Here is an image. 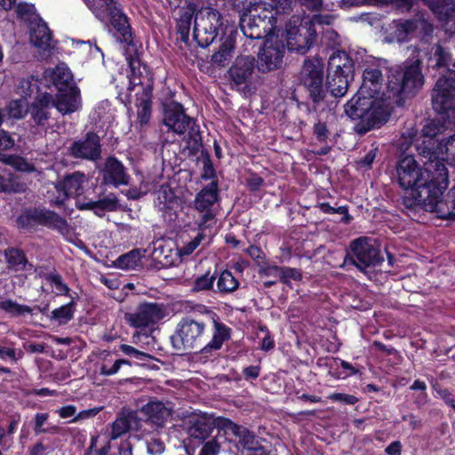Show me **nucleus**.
<instances>
[{
  "label": "nucleus",
  "mask_w": 455,
  "mask_h": 455,
  "mask_svg": "<svg viewBox=\"0 0 455 455\" xmlns=\"http://www.w3.org/2000/svg\"><path fill=\"white\" fill-rule=\"evenodd\" d=\"M148 430L151 432L149 429ZM144 438L146 439L148 452L151 455H160L164 451V443L159 437L151 436L148 433Z\"/></svg>",
  "instance_id": "nucleus-53"
},
{
  "label": "nucleus",
  "mask_w": 455,
  "mask_h": 455,
  "mask_svg": "<svg viewBox=\"0 0 455 455\" xmlns=\"http://www.w3.org/2000/svg\"><path fill=\"white\" fill-rule=\"evenodd\" d=\"M0 311L12 317H19L25 315H31L33 309L28 305L19 304L12 299H4L0 296Z\"/></svg>",
  "instance_id": "nucleus-36"
},
{
  "label": "nucleus",
  "mask_w": 455,
  "mask_h": 455,
  "mask_svg": "<svg viewBox=\"0 0 455 455\" xmlns=\"http://www.w3.org/2000/svg\"><path fill=\"white\" fill-rule=\"evenodd\" d=\"M417 20H407L396 25L395 36L398 41H406L417 33Z\"/></svg>",
  "instance_id": "nucleus-46"
},
{
  "label": "nucleus",
  "mask_w": 455,
  "mask_h": 455,
  "mask_svg": "<svg viewBox=\"0 0 455 455\" xmlns=\"http://www.w3.org/2000/svg\"><path fill=\"white\" fill-rule=\"evenodd\" d=\"M101 1L103 2L104 10L100 9L104 12V16L100 20L105 19V12H107L112 27L116 30L121 39L125 43H131L132 39V28L121 4L115 0Z\"/></svg>",
  "instance_id": "nucleus-16"
},
{
  "label": "nucleus",
  "mask_w": 455,
  "mask_h": 455,
  "mask_svg": "<svg viewBox=\"0 0 455 455\" xmlns=\"http://www.w3.org/2000/svg\"><path fill=\"white\" fill-rule=\"evenodd\" d=\"M28 187L19 177L13 175L0 176V192L6 194L24 193Z\"/></svg>",
  "instance_id": "nucleus-38"
},
{
  "label": "nucleus",
  "mask_w": 455,
  "mask_h": 455,
  "mask_svg": "<svg viewBox=\"0 0 455 455\" xmlns=\"http://www.w3.org/2000/svg\"><path fill=\"white\" fill-rule=\"evenodd\" d=\"M37 225L46 227L50 229L56 230L62 235H68L71 228L67 220L57 212L45 209L37 208Z\"/></svg>",
  "instance_id": "nucleus-26"
},
{
  "label": "nucleus",
  "mask_w": 455,
  "mask_h": 455,
  "mask_svg": "<svg viewBox=\"0 0 455 455\" xmlns=\"http://www.w3.org/2000/svg\"><path fill=\"white\" fill-rule=\"evenodd\" d=\"M76 303L75 298L71 297V300L68 304L56 308L52 312L51 318L57 321L59 324L68 323L74 316Z\"/></svg>",
  "instance_id": "nucleus-43"
},
{
  "label": "nucleus",
  "mask_w": 455,
  "mask_h": 455,
  "mask_svg": "<svg viewBox=\"0 0 455 455\" xmlns=\"http://www.w3.org/2000/svg\"><path fill=\"white\" fill-rule=\"evenodd\" d=\"M222 26V16L212 7H197L194 19V39L197 44L205 48L217 37Z\"/></svg>",
  "instance_id": "nucleus-7"
},
{
  "label": "nucleus",
  "mask_w": 455,
  "mask_h": 455,
  "mask_svg": "<svg viewBox=\"0 0 455 455\" xmlns=\"http://www.w3.org/2000/svg\"><path fill=\"white\" fill-rule=\"evenodd\" d=\"M445 33L455 36V4L439 20Z\"/></svg>",
  "instance_id": "nucleus-51"
},
{
  "label": "nucleus",
  "mask_w": 455,
  "mask_h": 455,
  "mask_svg": "<svg viewBox=\"0 0 455 455\" xmlns=\"http://www.w3.org/2000/svg\"><path fill=\"white\" fill-rule=\"evenodd\" d=\"M303 19L311 25V28L323 27V25H331L333 21V16L330 14H314L312 17L306 16Z\"/></svg>",
  "instance_id": "nucleus-59"
},
{
  "label": "nucleus",
  "mask_w": 455,
  "mask_h": 455,
  "mask_svg": "<svg viewBox=\"0 0 455 455\" xmlns=\"http://www.w3.org/2000/svg\"><path fill=\"white\" fill-rule=\"evenodd\" d=\"M198 4L189 2L186 6L179 10V18L176 20V29L179 35L178 40L188 44L189 41L190 28L192 20L195 19Z\"/></svg>",
  "instance_id": "nucleus-27"
},
{
  "label": "nucleus",
  "mask_w": 455,
  "mask_h": 455,
  "mask_svg": "<svg viewBox=\"0 0 455 455\" xmlns=\"http://www.w3.org/2000/svg\"><path fill=\"white\" fill-rule=\"evenodd\" d=\"M36 215L37 208L27 210L17 218V223L22 228H30L37 224Z\"/></svg>",
  "instance_id": "nucleus-55"
},
{
  "label": "nucleus",
  "mask_w": 455,
  "mask_h": 455,
  "mask_svg": "<svg viewBox=\"0 0 455 455\" xmlns=\"http://www.w3.org/2000/svg\"><path fill=\"white\" fill-rule=\"evenodd\" d=\"M92 206L98 207L100 212H113L117 209L118 200L114 196H108L102 199L93 202Z\"/></svg>",
  "instance_id": "nucleus-57"
},
{
  "label": "nucleus",
  "mask_w": 455,
  "mask_h": 455,
  "mask_svg": "<svg viewBox=\"0 0 455 455\" xmlns=\"http://www.w3.org/2000/svg\"><path fill=\"white\" fill-rule=\"evenodd\" d=\"M313 134L320 143H327V140L331 135L330 130L325 123L318 121L314 124Z\"/></svg>",
  "instance_id": "nucleus-61"
},
{
  "label": "nucleus",
  "mask_w": 455,
  "mask_h": 455,
  "mask_svg": "<svg viewBox=\"0 0 455 455\" xmlns=\"http://www.w3.org/2000/svg\"><path fill=\"white\" fill-rule=\"evenodd\" d=\"M130 431H134L138 439H144L149 433L148 428L143 427L142 419L138 416V411L123 408L111 424L109 439L116 440Z\"/></svg>",
  "instance_id": "nucleus-13"
},
{
  "label": "nucleus",
  "mask_w": 455,
  "mask_h": 455,
  "mask_svg": "<svg viewBox=\"0 0 455 455\" xmlns=\"http://www.w3.org/2000/svg\"><path fill=\"white\" fill-rule=\"evenodd\" d=\"M25 100H15L10 101L7 106L8 115L16 119H20L23 117L25 112Z\"/></svg>",
  "instance_id": "nucleus-58"
},
{
  "label": "nucleus",
  "mask_w": 455,
  "mask_h": 455,
  "mask_svg": "<svg viewBox=\"0 0 455 455\" xmlns=\"http://www.w3.org/2000/svg\"><path fill=\"white\" fill-rule=\"evenodd\" d=\"M435 13L438 20L455 4V0H422Z\"/></svg>",
  "instance_id": "nucleus-47"
},
{
  "label": "nucleus",
  "mask_w": 455,
  "mask_h": 455,
  "mask_svg": "<svg viewBox=\"0 0 455 455\" xmlns=\"http://www.w3.org/2000/svg\"><path fill=\"white\" fill-rule=\"evenodd\" d=\"M164 124L177 134H184L188 131L189 139L194 141V148L201 146V136L196 122L186 115L181 104L172 101L164 105Z\"/></svg>",
  "instance_id": "nucleus-11"
},
{
  "label": "nucleus",
  "mask_w": 455,
  "mask_h": 455,
  "mask_svg": "<svg viewBox=\"0 0 455 455\" xmlns=\"http://www.w3.org/2000/svg\"><path fill=\"white\" fill-rule=\"evenodd\" d=\"M45 280L52 285H54L57 291V295L69 296L70 289L63 282L62 276L57 271H52L45 275Z\"/></svg>",
  "instance_id": "nucleus-49"
},
{
  "label": "nucleus",
  "mask_w": 455,
  "mask_h": 455,
  "mask_svg": "<svg viewBox=\"0 0 455 455\" xmlns=\"http://www.w3.org/2000/svg\"><path fill=\"white\" fill-rule=\"evenodd\" d=\"M212 339H207V323L203 318L183 317L177 325L175 334L171 337L172 346L178 350L200 349L202 354H212L220 350L231 339L232 330L213 314Z\"/></svg>",
  "instance_id": "nucleus-3"
},
{
  "label": "nucleus",
  "mask_w": 455,
  "mask_h": 455,
  "mask_svg": "<svg viewBox=\"0 0 455 455\" xmlns=\"http://www.w3.org/2000/svg\"><path fill=\"white\" fill-rule=\"evenodd\" d=\"M383 261L379 248L372 240L362 236L353 240L347 251L342 266L353 265L361 272L367 274L368 268L374 267Z\"/></svg>",
  "instance_id": "nucleus-5"
},
{
  "label": "nucleus",
  "mask_w": 455,
  "mask_h": 455,
  "mask_svg": "<svg viewBox=\"0 0 455 455\" xmlns=\"http://www.w3.org/2000/svg\"><path fill=\"white\" fill-rule=\"evenodd\" d=\"M68 151L74 158L95 162L101 157L100 136L93 132H88L84 138L75 140Z\"/></svg>",
  "instance_id": "nucleus-15"
},
{
  "label": "nucleus",
  "mask_w": 455,
  "mask_h": 455,
  "mask_svg": "<svg viewBox=\"0 0 455 455\" xmlns=\"http://www.w3.org/2000/svg\"><path fill=\"white\" fill-rule=\"evenodd\" d=\"M137 96L136 107L138 108L137 117L141 125L148 124L152 109V84L149 83L143 87V92H135Z\"/></svg>",
  "instance_id": "nucleus-30"
},
{
  "label": "nucleus",
  "mask_w": 455,
  "mask_h": 455,
  "mask_svg": "<svg viewBox=\"0 0 455 455\" xmlns=\"http://www.w3.org/2000/svg\"><path fill=\"white\" fill-rule=\"evenodd\" d=\"M0 161H2L3 163H4L6 164L12 166L14 169H16L19 172H28V173L36 172L35 165L22 156H5V155L0 154Z\"/></svg>",
  "instance_id": "nucleus-42"
},
{
  "label": "nucleus",
  "mask_w": 455,
  "mask_h": 455,
  "mask_svg": "<svg viewBox=\"0 0 455 455\" xmlns=\"http://www.w3.org/2000/svg\"><path fill=\"white\" fill-rule=\"evenodd\" d=\"M84 181V174L76 172L65 176L62 180L55 184V188L59 193L54 204L60 206L70 196H78L82 193V184Z\"/></svg>",
  "instance_id": "nucleus-20"
},
{
  "label": "nucleus",
  "mask_w": 455,
  "mask_h": 455,
  "mask_svg": "<svg viewBox=\"0 0 455 455\" xmlns=\"http://www.w3.org/2000/svg\"><path fill=\"white\" fill-rule=\"evenodd\" d=\"M201 160L203 164L202 179L210 180L215 177V169L211 159V156L207 151L201 152Z\"/></svg>",
  "instance_id": "nucleus-56"
},
{
  "label": "nucleus",
  "mask_w": 455,
  "mask_h": 455,
  "mask_svg": "<svg viewBox=\"0 0 455 455\" xmlns=\"http://www.w3.org/2000/svg\"><path fill=\"white\" fill-rule=\"evenodd\" d=\"M52 96L44 92L37 95L30 104L28 112L35 124L45 128L50 119V108L52 106Z\"/></svg>",
  "instance_id": "nucleus-25"
},
{
  "label": "nucleus",
  "mask_w": 455,
  "mask_h": 455,
  "mask_svg": "<svg viewBox=\"0 0 455 455\" xmlns=\"http://www.w3.org/2000/svg\"><path fill=\"white\" fill-rule=\"evenodd\" d=\"M234 49L235 40L231 36H228L221 44L218 52L212 54V61L219 66H225L226 61L231 58Z\"/></svg>",
  "instance_id": "nucleus-40"
},
{
  "label": "nucleus",
  "mask_w": 455,
  "mask_h": 455,
  "mask_svg": "<svg viewBox=\"0 0 455 455\" xmlns=\"http://www.w3.org/2000/svg\"><path fill=\"white\" fill-rule=\"evenodd\" d=\"M214 419L215 427L229 431L235 435H236L237 431L240 430L241 426L233 422L229 419L223 418V417H218Z\"/></svg>",
  "instance_id": "nucleus-62"
},
{
  "label": "nucleus",
  "mask_w": 455,
  "mask_h": 455,
  "mask_svg": "<svg viewBox=\"0 0 455 455\" xmlns=\"http://www.w3.org/2000/svg\"><path fill=\"white\" fill-rule=\"evenodd\" d=\"M239 287L238 280L229 270L222 271L217 280V290L222 294L231 293Z\"/></svg>",
  "instance_id": "nucleus-39"
},
{
  "label": "nucleus",
  "mask_w": 455,
  "mask_h": 455,
  "mask_svg": "<svg viewBox=\"0 0 455 455\" xmlns=\"http://www.w3.org/2000/svg\"><path fill=\"white\" fill-rule=\"evenodd\" d=\"M421 63L417 59L390 68L385 89L379 68L368 67L363 70L361 87L345 105L347 116L357 121L354 127L357 134L379 128L388 121L394 106L403 107L419 93L425 83Z\"/></svg>",
  "instance_id": "nucleus-1"
},
{
  "label": "nucleus",
  "mask_w": 455,
  "mask_h": 455,
  "mask_svg": "<svg viewBox=\"0 0 455 455\" xmlns=\"http://www.w3.org/2000/svg\"><path fill=\"white\" fill-rule=\"evenodd\" d=\"M284 55V45L278 41L265 43L259 52L257 68L261 73L276 70L282 67Z\"/></svg>",
  "instance_id": "nucleus-18"
},
{
  "label": "nucleus",
  "mask_w": 455,
  "mask_h": 455,
  "mask_svg": "<svg viewBox=\"0 0 455 455\" xmlns=\"http://www.w3.org/2000/svg\"><path fill=\"white\" fill-rule=\"evenodd\" d=\"M417 33L416 36H419L423 40L427 41L431 37L434 27L425 19H417Z\"/></svg>",
  "instance_id": "nucleus-60"
},
{
  "label": "nucleus",
  "mask_w": 455,
  "mask_h": 455,
  "mask_svg": "<svg viewBox=\"0 0 455 455\" xmlns=\"http://www.w3.org/2000/svg\"><path fill=\"white\" fill-rule=\"evenodd\" d=\"M52 106L62 115L77 111L81 106L80 91L77 86L68 87L58 91L55 99L52 98Z\"/></svg>",
  "instance_id": "nucleus-22"
},
{
  "label": "nucleus",
  "mask_w": 455,
  "mask_h": 455,
  "mask_svg": "<svg viewBox=\"0 0 455 455\" xmlns=\"http://www.w3.org/2000/svg\"><path fill=\"white\" fill-rule=\"evenodd\" d=\"M199 212V216L196 220V223L199 228V231L204 233V231L208 228H212L216 224V213L213 209L197 211Z\"/></svg>",
  "instance_id": "nucleus-48"
},
{
  "label": "nucleus",
  "mask_w": 455,
  "mask_h": 455,
  "mask_svg": "<svg viewBox=\"0 0 455 455\" xmlns=\"http://www.w3.org/2000/svg\"><path fill=\"white\" fill-rule=\"evenodd\" d=\"M141 261V255L138 249L119 256L114 262L115 266L123 270L134 269Z\"/></svg>",
  "instance_id": "nucleus-41"
},
{
  "label": "nucleus",
  "mask_w": 455,
  "mask_h": 455,
  "mask_svg": "<svg viewBox=\"0 0 455 455\" xmlns=\"http://www.w3.org/2000/svg\"><path fill=\"white\" fill-rule=\"evenodd\" d=\"M255 68L254 57L249 55L237 57L228 69L231 88L245 97L251 95L253 92L251 84Z\"/></svg>",
  "instance_id": "nucleus-12"
},
{
  "label": "nucleus",
  "mask_w": 455,
  "mask_h": 455,
  "mask_svg": "<svg viewBox=\"0 0 455 455\" xmlns=\"http://www.w3.org/2000/svg\"><path fill=\"white\" fill-rule=\"evenodd\" d=\"M259 275L260 276H272L275 278H279L283 283H288L291 280H300L302 278V275L299 269L289 267H278L275 265H267L260 267L259 269ZM277 282V279L269 280L264 282L263 285L266 288H269L275 285Z\"/></svg>",
  "instance_id": "nucleus-24"
},
{
  "label": "nucleus",
  "mask_w": 455,
  "mask_h": 455,
  "mask_svg": "<svg viewBox=\"0 0 455 455\" xmlns=\"http://www.w3.org/2000/svg\"><path fill=\"white\" fill-rule=\"evenodd\" d=\"M4 258L9 270L14 272L25 271L33 268L25 252L19 248L8 247L4 250Z\"/></svg>",
  "instance_id": "nucleus-32"
},
{
  "label": "nucleus",
  "mask_w": 455,
  "mask_h": 455,
  "mask_svg": "<svg viewBox=\"0 0 455 455\" xmlns=\"http://www.w3.org/2000/svg\"><path fill=\"white\" fill-rule=\"evenodd\" d=\"M101 172L103 183L106 185H113L117 188L129 184L130 176L126 168L114 156H109L106 159Z\"/></svg>",
  "instance_id": "nucleus-21"
},
{
  "label": "nucleus",
  "mask_w": 455,
  "mask_h": 455,
  "mask_svg": "<svg viewBox=\"0 0 455 455\" xmlns=\"http://www.w3.org/2000/svg\"><path fill=\"white\" fill-rule=\"evenodd\" d=\"M433 108L455 123V70L449 69L436 82L432 93Z\"/></svg>",
  "instance_id": "nucleus-6"
},
{
  "label": "nucleus",
  "mask_w": 455,
  "mask_h": 455,
  "mask_svg": "<svg viewBox=\"0 0 455 455\" xmlns=\"http://www.w3.org/2000/svg\"><path fill=\"white\" fill-rule=\"evenodd\" d=\"M178 201L179 198L170 186L162 185L156 192L155 204L159 211L166 212L167 210L173 209V207L178 204Z\"/></svg>",
  "instance_id": "nucleus-35"
},
{
  "label": "nucleus",
  "mask_w": 455,
  "mask_h": 455,
  "mask_svg": "<svg viewBox=\"0 0 455 455\" xmlns=\"http://www.w3.org/2000/svg\"><path fill=\"white\" fill-rule=\"evenodd\" d=\"M52 83L58 91L68 87L76 86L73 81V75L69 68L64 66H57L52 71Z\"/></svg>",
  "instance_id": "nucleus-37"
},
{
  "label": "nucleus",
  "mask_w": 455,
  "mask_h": 455,
  "mask_svg": "<svg viewBox=\"0 0 455 455\" xmlns=\"http://www.w3.org/2000/svg\"><path fill=\"white\" fill-rule=\"evenodd\" d=\"M28 27L30 42L36 48L42 51L53 48L52 33L47 24L41 18Z\"/></svg>",
  "instance_id": "nucleus-28"
},
{
  "label": "nucleus",
  "mask_w": 455,
  "mask_h": 455,
  "mask_svg": "<svg viewBox=\"0 0 455 455\" xmlns=\"http://www.w3.org/2000/svg\"><path fill=\"white\" fill-rule=\"evenodd\" d=\"M137 411L145 417V420H142L143 427L150 426L153 432L162 429L172 416V410L158 400H151Z\"/></svg>",
  "instance_id": "nucleus-17"
},
{
  "label": "nucleus",
  "mask_w": 455,
  "mask_h": 455,
  "mask_svg": "<svg viewBox=\"0 0 455 455\" xmlns=\"http://www.w3.org/2000/svg\"><path fill=\"white\" fill-rule=\"evenodd\" d=\"M354 74H328L326 89L330 90L334 97H342L346 94Z\"/></svg>",
  "instance_id": "nucleus-34"
},
{
  "label": "nucleus",
  "mask_w": 455,
  "mask_h": 455,
  "mask_svg": "<svg viewBox=\"0 0 455 455\" xmlns=\"http://www.w3.org/2000/svg\"><path fill=\"white\" fill-rule=\"evenodd\" d=\"M219 200L218 181L212 180L200 190L194 200V206L196 211L212 209Z\"/></svg>",
  "instance_id": "nucleus-29"
},
{
  "label": "nucleus",
  "mask_w": 455,
  "mask_h": 455,
  "mask_svg": "<svg viewBox=\"0 0 455 455\" xmlns=\"http://www.w3.org/2000/svg\"><path fill=\"white\" fill-rule=\"evenodd\" d=\"M235 436L239 437V443L243 449L251 453L249 455H267V450L262 446L256 435L246 427L241 426Z\"/></svg>",
  "instance_id": "nucleus-33"
},
{
  "label": "nucleus",
  "mask_w": 455,
  "mask_h": 455,
  "mask_svg": "<svg viewBox=\"0 0 455 455\" xmlns=\"http://www.w3.org/2000/svg\"><path fill=\"white\" fill-rule=\"evenodd\" d=\"M205 238V234L202 231H198L196 235L192 238L191 241L186 243L179 249V252L180 256H188L190 255L202 243V241Z\"/></svg>",
  "instance_id": "nucleus-54"
},
{
  "label": "nucleus",
  "mask_w": 455,
  "mask_h": 455,
  "mask_svg": "<svg viewBox=\"0 0 455 455\" xmlns=\"http://www.w3.org/2000/svg\"><path fill=\"white\" fill-rule=\"evenodd\" d=\"M428 161L425 167L411 155L397 161L395 180L403 190L402 204L409 210L420 208L436 212L438 218H449L452 212L441 200L449 183L447 168L441 159Z\"/></svg>",
  "instance_id": "nucleus-2"
},
{
  "label": "nucleus",
  "mask_w": 455,
  "mask_h": 455,
  "mask_svg": "<svg viewBox=\"0 0 455 455\" xmlns=\"http://www.w3.org/2000/svg\"><path fill=\"white\" fill-rule=\"evenodd\" d=\"M215 279H216V276L210 275V273L207 272L204 275L198 276L194 281L192 291H196V292L209 291V290L212 289Z\"/></svg>",
  "instance_id": "nucleus-52"
},
{
  "label": "nucleus",
  "mask_w": 455,
  "mask_h": 455,
  "mask_svg": "<svg viewBox=\"0 0 455 455\" xmlns=\"http://www.w3.org/2000/svg\"><path fill=\"white\" fill-rule=\"evenodd\" d=\"M165 316V307L164 304L143 302L140 303L134 312L124 314V320L130 326L134 328H146L157 323Z\"/></svg>",
  "instance_id": "nucleus-14"
},
{
  "label": "nucleus",
  "mask_w": 455,
  "mask_h": 455,
  "mask_svg": "<svg viewBox=\"0 0 455 455\" xmlns=\"http://www.w3.org/2000/svg\"><path fill=\"white\" fill-rule=\"evenodd\" d=\"M323 69V63L318 58L305 60L301 68L299 82L307 92V100L298 102V108L307 115L321 113L327 108Z\"/></svg>",
  "instance_id": "nucleus-4"
},
{
  "label": "nucleus",
  "mask_w": 455,
  "mask_h": 455,
  "mask_svg": "<svg viewBox=\"0 0 455 455\" xmlns=\"http://www.w3.org/2000/svg\"><path fill=\"white\" fill-rule=\"evenodd\" d=\"M452 126H455V123H450V119L444 116L427 120L421 129L422 142L416 145L419 155L428 160L440 159L437 156L438 137L452 130Z\"/></svg>",
  "instance_id": "nucleus-10"
},
{
  "label": "nucleus",
  "mask_w": 455,
  "mask_h": 455,
  "mask_svg": "<svg viewBox=\"0 0 455 455\" xmlns=\"http://www.w3.org/2000/svg\"><path fill=\"white\" fill-rule=\"evenodd\" d=\"M303 18L293 16L286 24L287 48L305 54L317 41V28H311Z\"/></svg>",
  "instance_id": "nucleus-9"
},
{
  "label": "nucleus",
  "mask_w": 455,
  "mask_h": 455,
  "mask_svg": "<svg viewBox=\"0 0 455 455\" xmlns=\"http://www.w3.org/2000/svg\"><path fill=\"white\" fill-rule=\"evenodd\" d=\"M330 74H354L355 65L352 58L345 52L333 53L328 61Z\"/></svg>",
  "instance_id": "nucleus-31"
},
{
  "label": "nucleus",
  "mask_w": 455,
  "mask_h": 455,
  "mask_svg": "<svg viewBox=\"0 0 455 455\" xmlns=\"http://www.w3.org/2000/svg\"><path fill=\"white\" fill-rule=\"evenodd\" d=\"M319 209L326 214H334L338 213L342 215L340 222L344 224H348L352 220V217L348 213V207L347 205L332 207L329 203H322L319 204Z\"/></svg>",
  "instance_id": "nucleus-50"
},
{
  "label": "nucleus",
  "mask_w": 455,
  "mask_h": 455,
  "mask_svg": "<svg viewBox=\"0 0 455 455\" xmlns=\"http://www.w3.org/2000/svg\"><path fill=\"white\" fill-rule=\"evenodd\" d=\"M126 60L130 68L128 91L132 92L138 89L137 92L141 93L144 86L149 83L153 85L152 79L149 77L146 67L141 64L138 56L130 55L126 57Z\"/></svg>",
  "instance_id": "nucleus-23"
},
{
  "label": "nucleus",
  "mask_w": 455,
  "mask_h": 455,
  "mask_svg": "<svg viewBox=\"0 0 455 455\" xmlns=\"http://www.w3.org/2000/svg\"><path fill=\"white\" fill-rule=\"evenodd\" d=\"M39 82L37 79H35L34 76H30L26 79H22L20 82L18 87V93L23 100H27L28 98H31L34 94H37L39 92Z\"/></svg>",
  "instance_id": "nucleus-45"
},
{
  "label": "nucleus",
  "mask_w": 455,
  "mask_h": 455,
  "mask_svg": "<svg viewBox=\"0 0 455 455\" xmlns=\"http://www.w3.org/2000/svg\"><path fill=\"white\" fill-rule=\"evenodd\" d=\"M120 350L124 354L132 356L141 362H145V361H148V359L152 358V356L150 355H148V353L140 351L137 348H135L134 347L130 346V345L122 344L120 346Z\"/></svg>",
  "instance_id": "nucleus-63"
},
{
  "label": "nucleus",
  "mask_w": 455,
  "mask_h": 455,
  "mask_svg": "<svg viewBox=\"0 0 455 455\" xmlns=\"http://www.w3.org/2000/svg\"><path fill=\"white\" fill-rule=\"evenodd\" d=\"M239 25L247 38L262 39L274 32L276 18L272 11L255 7L241 16Z\"/></svg>",
  "instance_id": "nucleus-8"
},
{
  "label": "nucleus",
  "mask_w": 455,
  "mask_h": 455,
  "mask_svg": "<svg viewBox=\"0 0 455 455\" xmlns=\"http://www.w3.org/2000/svg\"><path fill=\"white\" fill-rule=\"evenodd\" d=\"M16 13L18 18L26 22L28 26L40 19V16L36 13L34 4L28 3L18 4L16 6Z\"/></svg>",
  "instance_id": "nucleus-44"
},
{
  "label": "nucleus",
  "mask_w": 455,
  "mask_h": 455,
  "mask_svg": "<svg viewBox=\"0 0 455 455\" xmlns=\"http://www.w3.org/2000/svg\"><path fill=\"white\" fill-rule=\"evenodd\" d=\"M21 350H16L12 347H0V359L6 360L7 358L16 363L23 357Z\"/></svg>",
  "instance_id": "nucleus-64"
},
{
  "label": "nucleus",
  "mask_w": 455,
  "mask_h": 455,
  "mask_svg": "<svg viewBox=\"0 0 455 455\" xmlns=\"http://www.w3.org/2000/svg\"><path fill=\"white\" fill-rule=\"evenodd\" d=\"M214 419L207 414L189 418L187 433L190 443L200 444L206 441L215 428Z\"/></svg>",
  "instance_id": "nucleus-19"
}]
</instances>
